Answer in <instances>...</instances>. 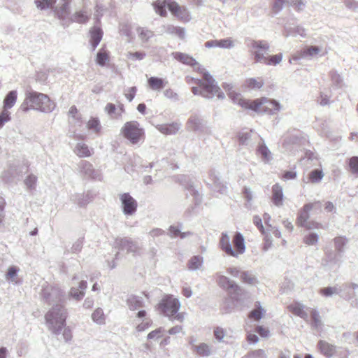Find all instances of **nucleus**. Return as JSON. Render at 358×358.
Here are the masks:
<instances>
[{"instance_id":"obj_1","label":"nucleus","mask_w":358,"mask_h":358,"mask_svg":"<svg viewBox=\"0 0 358 358\" xmlns=\"http://www.w3.org/2000/svg\"><path fill=\"white\" fill-rule=\"evenodd\" d=\"M55 107L56 103L47 94L29 88L25 91V99L20 105V109L24 113L30 110H35L50 113L54 110Z\"/></svg>"},{"instance_id":"obj_2","label":"nucleus","mask_w":358,"mask_h":358,"mask_svg":"<svg viewBox=\"0 0 358 358\" xmlns=\"http://www.w3.org/2000/svg\"><path fill=\"white\" fill-rule=\"evenodd\" d=\"M217 283L227 293V296L223 299L221 309L225 313H230L236 307V303L241 300L245 289L235 281L223 275L218 276Z\"/></svg>"},{"instance_id":"obj_3","label":"nucleus","mask_w":358,"mask_h":358,"mask_svg":"<svg viewBox=\"0 0 358 358\" xmlns=\"http://www.w3.org/2000/svg\"><path fill=\"white\" fill-rule=\"evenodd\" d=\"M194 71L203 75V79L193 78L191 79L194 81V83L200 87L201 96L211 99L215 96H217L219 99H224V94L221 91L220 87L217 85L215 78L206 70V69L200 65L198 62L195 66H192Z\"/></svg>"},{"instance_id":"obj_4","label":"nucleus","mask_w":358,"mask_h":358,"mask_svg":"<svg viewBox=\"0 0 358 358\" xmlns=\"http://www.w3.org/2000/svg\"><path fill=\"white\" fill-rule=\"evenodd\" d=\"M68 312L64 303L54 304L46 313L45 319L48 329L56 336L61 334L63 328L66 326V321Z\"/></svg>"},{"instance_id":"obj_5","label":"nucleus","mask_w":358,"mask_h":358,"mask_svg":"<svg viewBox=\"0 0 358 358\" xmlns=\"http://www.w3.org/2000/svg\"><path fill=\"white\" fill-rule=\"evenodd\" d=\"M238 105L244 108L250 109L258 113H266L269 115L277 114L281 109V105L278 101L267 98L252 101L240 99Z\"/></svg>"},{"instance_id":"obj_6","label":"nucleus","mask_w":358,"mask_h":358,"mask_svg":"<svg viewBox=\"0 0 358 358\" xmlns=\"http://www.w3.org/2000/svg\"><path fill=\"white\" fill-rule=\"evenodd\" d=\"M121 134L132 145H137L145 139V130L137 121L124 123L121 128Z\"/></svg>"},{"instance_id":"obj_7","label":"nucleus","mask_w":358,"mask_h":358,"mask_svg":"<svg viewBox=\"0 0 358 358\" xmlns=\"http://www.w3.org/2000/svg\"><path fill=\"white\" fill-rule=\"evenodd\" d=\"M41 296L48 305L64 303L65 294L63 290L56 286L47 285L43 287Z\"/></svg>"},{"instance_id":"obj_8","label":"nucleus","mask_w":358,"mask_h":358,"mask_svg":"<svg viewBox=\"0 0 358 358\" xmlns=\"http://www.w3.org/2000/svg\"><path fill=\"white\" fill-rule=\"evenodd\" d=\"M180 308V301L176 298H173L172 296H166L158 304L159 310L164 315L168 317H171L177 313Z\"/></svg>"},{"instance_id":"obj_9","label":"nucleus","mask_w":358,"mask_h":358,"mask_svg":"<svg viewBox=\"0 0 358 358\" xmlns=\"http://www.w3.org/2000/svg\"><path fill=\"white\" fill-rule=\"evenodd\" d=\"M115 248H118L120 250H126L127 253H131L134 256L139 255L141 248L138 243L134 241L130 238H117L114 242Z\"/></svg>"},{"instance_id":"obj_10","label":"nucleus","mask_w":358,"mask_h":358,"mask_svg":"<svg viewBox=\"0 0 358 358\" xmlns=\"http://www.w3.org/2000/svg\"><path fill=\"white\" fill-rule=\"evenodd\" d=\"M122 213L126 216L134 215L137 210V201L129 193L126 192L120 195Z\"/></svg>"},{"instance_id":"obj_11","label":"nucleus","mask_w":358,"mask_h":358,"mask_svg":"<svg viewBox=\"0 0 358 358\" xmlns=\"http://www.w3.org/2000/svg\"><path fill=\"white\" fill-rule=\"evenodd\" d=\"M79 171L81 174L91 179L101 180V173L99 171L95 170L91 163L87 161L82 160L78 164Z\"/></svg>"},{"instance_id":"obj_12","label":"nucleus","mask_w":358,"mask_h":358,"mask_svg":"<svg viewBox=\"0 0 358 358\" xmlns=\"http://www.w3.org/2000/svg\"><path fill=\"white\" fill-rule=\"evenodd\" d=\"M187 129L192 131L203 132L206 129V122L197 114H192L187 121Z\"/></svg>"},{"instance_id":"obj_13","label":"nucleus","mask_w":358,"mask_h":358,"mask_svg":"<svg viewBox=\"0 0 358 358\" xmlns=\"http://www.w3.org/2000/svg\"><path fill=\"white\" fill-rule=\"evenodd\" d=\"M53 10L55 16L62 21V25L66 27L70 15V3L63 2L61 6L54 7Z\"/></svg>"},{"instance_id":"obj_14","label":"nucleus","mask_w":358,"mask_h":358,"mask_svg":"<svg viewBox=\"0 0 358 358\" xmlns=\"http://www.w3.org/2000/svg\"><path fill=\"white\" fill-rule=\"evenodd\" d=\"M271 201L277 207L283 205L284 194L282 187L279 183H275L271 188Z\"/></svg>"},{"instance_id":"obj_15","label":"nucleus","mask_w":358,"mask_h":358,"mask_svg":"<svg viewBox=\"0 0 358 358\" xmlns=\"http://www.w3.org/2000/svg\"><path fill=\"white\" fill-rule=\"evenodd\" d=\"M220 246L222 250L224 251L227 255L236 257V252H235V250L231 245L230 238L227 233H222L220 240Z\"/></svg>"},{"instance_id":"obj_16","label":"nucleus","mask_w":358,"mask_h":358,"mask_svg":"<svg viewBox=\"0 0 358 358\" xmlns=\"http://www.w3.org/2000/svg\"><path fill=\"white\" fill-rule=\"evenodd\" d=\"M90 18V14H89L85 10L83 9L76 11L69 17L66 27H68L70 23L73 22L85 24L89 21Z\"/></svg>"},{"instance_id":"obj_17","label":"nucleus","mask_w":358,"mask_h":358,"mask_svg":"<svg viewBox=\"0 0 358 358\" xmlns=\"http://www.w3.org/2000/svg\"><path fill=\"white\" fill-rule=\"evenodd\" d=\"M317 347L320 352L328 358H332L336 351V346L328 342L320 340L317 343Z\"/></svg>"},{"instance_id":"obj_18","label":"nucleus","mask_w":358,"mask_h":358,"mask_svg":"<svg viewBox=\"0 0 358 358\" xmlns=\"http://www.w3.org/2000/svg\"><path fill=\"white\" fill-rule=\"evenodd\" d=\"M90 43L94 51L101 42L103 32L102 29L97 26H94L90 31Z\"/></svg>"},{"instance_id":"obj_19","label":"nucleus","mask_w":358,"mask_h":358,"mask_svg":"<svg viewBox=\"0 0 358 358\" xmlns=\"http://www.w3.org/2000/svg\"><path fill=\"white\" fill-rule=\"evenodd\" d=\"M233 245L234 250L235 252H236V257H238L239 255H241L245 251V244L243 236L240 232H236L233 237Z\"/></svg>"},{"instance_id":"obj_20","label":"nucleus","mask_w":358,"mask_h":358,"mask_svg":"<svg viewBox=\"0 0 358 358\" xmlns=\"http://www.w3.org/2000/svg\"><path fill=\"white\" fill-rule=\"evenodd\" d=\"M172 56L174 59L184 64L190 66H195L197 64L196 59L188 54L181 52H173L172 53Z\"/></svg>"},{"instance_id":"obj_21","label":"nucleus","mask_w":358,"mask_h":358,"mask_svg":"<svg viewBox=\"0 0 358 358\" xmlns=\"http://www.w3.org/2000/svg\"><path fill=\"white\" fill-rule=\"evenodd\" d=\"M257 154L261 157L264 163H268L273 159L272 153L264 142L258 144Z\"/></svg>"},{"instance_id":"obj_22","label":"nucleus","mask_w":358,"mask_h":358,"mask_svg":"<svg viewBox=\"0 0 358 358\" xmlns=\"http://www.w3.org/2000/svg\"><path fill=\"white\" fill-rule=\"evenodd\" d=\"M310 206L306 203L299 210L296 219V223L299 227L306 224L309 219V213L310 211Z\"/></svg>"},{"instance_id":"obj_23","label":"nucleus","mask_w":358,"mask_h":358,"mask_svg":"<svg viewBox=\"0 0 358 358\" xmlns=\"http://www.w3.org/2000/svg\"><path fill=\"white\" fill-rule=\"evenodd\" d=\"M180 125L176 122H172L170 124H164L159 126L158 129L162 134L166 135H173L177 133L180 129Z\"/></svg>"},{"instance_id":"obj_24","label":"nucleus","mask_w":358,"mask_h":358,"mask_svg":"<svg viewBox=\"0 0 358 358\" xmlns=\"http://www.w3.org/2000/svg\"><path fill=\"white\" fill-rule=\"evenodd\" d=\"M240 278L243 283L250 285H255L259 282L256 275L251 271H243Z\"/></svg>"},{"instance_id":"obj_25","label":"nucleus","mask_w":358,"mask_h":358,"mask_svg":"<svg viewBox=\"0 0 358 358\" xmlns=\"http://www.w3.org/2000/svg\"><path fill=\"white\" fill-rule=\"evenodd\" d=\"M127 305L131 310H136L144 306L143 299L141 296L131 295L127 299Z\"/></svg>"},{"instance_id":"obj_26","label":"nucleus","mask_w":358,"mask_h":358,"mask_svg":"<svg viewBox=\"0 0 358 358\" xmlns=\"http://www.w3.org/2000/svg\"><path fill=\"white\" fill-rule=\"evenodd\" d=\"M148 83L152 90H161L165 87L167 82H166L163 78L152 76L148 78Z\"/></svg>"},{"instance_id":"obj_27","label":"nucleus","mask_w":358,"mask_h":358,"mask_svg":"<svg viewBox=\"0 0 358 358\" xmlns=\"http://www.w3.org/2000/svg\"><path fill=\"white\" fill-rule=\"evenodd\" d=\"M164 28L165 33L172 36H177L180 39L185 38V30L184 28H182L180 27H176L171 24L167 25Z\"/></svg>"},{"instance_id":"obj_28","label":"nucleus","mask_w":358,"mask_h":358,"mask_svg":"<svg viewBox=\"0 0 358 358\" xmlns=\"http://www.w3.org/2000/svg\"><path fill=\"white\" fill-rule=\"evenodd\" d=\"M17 98V92L16 90H11L8 92L3 100V109L7 110L11 108L15 103Z\"/></svg>"},{"instance_id":"obj_29","label":"nucleus","mask_w":358,"mask_h":358,"mask_svg":"<svg viewBox=\"0 0 358 358\" xmlns=\"http://www.w3.org/2000/svg\"><path fill=\"white\" fill-rule=\"evenodd\" d=\"M203 264V258L200 255L192 257L187 262V268L189 271H194L199 269Z\"/></svg>"},{"instance_id":"obj_30","label":"nucleus","mask_w":358,"mask_h":358,"mask_svg":"<svg viewBox=\"0 0 358 358\" xmlns=\"http://www.w3.org/2000/svg\"><path fill=\"white\" fill-rule=\"evenodd\" d=\"M210 179L213 181V185L215 190L220 192L221 194H225L227 192V187L222 183L220 178L215 174V173H210Z\"/></svg>"},{"instance_id":"obj_31","label":"nucleus","mask_w":358,"mask_h":358,"mask_svg":"<svg viewBox=\"0 0 358 358\" xmlns=\"http://www.w3.org/2000/svg\"><path fill=\"white\" fill-rule=\"evenodd\" d=\"M108 61L109 52L102 47L96 54V63L100 66H104Z\"/></svg>"},{"instance_id":"obj_32","label":"nucleus","mask_w":358,"mask_h":358,"mask_svg":"<svg viewBox=\"0 0 358 358\" xmlns=\"http://www.w3.org/2000/svg\"><path fill=\"white\" fill-rule=\"evenodd\" d=\"M264 312L260 302L257 301L255 304V308L250 312L249 317L258 321L263 317Z\"/></svg>"},{"instance_id":"obj_33","label":"nucleus","mask_w":358,"mask_h":358,"mask_svg":"<svg viewBox=\"0 0 358 358\" xmlns=\"http://www.w3.org/2000/svg\"><path fill=\"white\" fill-rule=\"evenodd\" d=\"M75 152L80 157H88L92 155L88 146L83 143H78L76 145Z\"/></svg>"},{"instance_id":"obj_34","label":"nucleus","mask_w":358,"mask_h":358,"mask_svg":"<svg viewBox=\"0 0 358 358\" xmlns=\"http://www.w3.org/2000/svg\"><path fill=\"white\" fill-rule=\"evenodd\" d=\"M335 248L338 255L344 252V248L347 245L348 241L345 236H337L334 239Z\"/></svg>"},{"instance_id":"obj_35","label":"nucleus","mask_w":358,"mask_h":358,"mask_svg":"<svg viewBox=\"0 0 358 358\" xmlns=\"http://www.w3.org/2000/svg\"><path fill=\"white\" fill-rule=\"evenodd\" d=\"M237 138L240 145H249L252 138V131H241L238 132Z\"/></svg>"},{"instance_id":"obj_36","label":"nucleus","mask_w":358,"mask_h":358,"mask_svg":"<svg viewBox=\"0 0 358 358\" xmlns=\"http://www.w3.org/2000/svg\"><path fill=\"white\" fill-rule=\"evenodd\" d=\"M181 227H182V224H180V227H176L173 225L170 226L169 228V236L172 238H175V237H177L179 236L182 239V238H185L187 235H189L191 234L189 231L188 232H182Z\"/></svg>"},{"instance_id":"obj_37","label":"nucleus","mask_w":358,"mask_h":358,"mask_svg":"<svg viewBox=\"0 0 358 358\" xmlns=\"http://www.w3.org/2000/svg\"><path fill=\"white\" fill-rule=\"evenodd\" d=\"M55 3L56 0H34L36 8L41 10L53 8Z\"/></svg>"},{"instance_id":"obj_38","label":"nucleus","mask_w":358,"mask_h":358,"mask_svg":"<svg viewBox=\"0 0 358 358\" xmlns=\"http://www.w3.org/2000/svg\"><path fill=\"white\" fill-rule=\"evenodd\" d=\"M187 196H192L194 198L195 205H199L201 201V197L199 192L192 185H188L186 187Z\"/></svg>"},{"instance_id":"obj_39","label":"nucleus","mask_w":358,"mask_h":358,"mask_svg":"<svg viewBox=\"0 0 358 358\" xmlns=\"http://www.w3.org/2000/svg\"><path fill=\"white\" fill-rule=\"evenodd\" d=\"M153 6L156 13L159 15L163 17L166 15V0H164L162 1H157L153 3Z\"/></svg>"},{"instance_id":"obj_40","label":"nucleus","mask_w":358,"mask_h":358,"mask_svg":"<svg viewBox=\"0 0 358 358\" xmlns=\"http://www.w3.org/2000/svg\"><path fill=\"white\" fill-rule=\"evenodd\" d=\"M137 32L140 39L143 42L148 41V40L154 36L152 31L143 27H138L137 29Z\"/></svg>"},{"instance_id":"obj_41","label":"nucleus","mask_w":358,"mask_h":358,"mask_svg":"<svg viewBox=\"0 0 358 358\" xmlns=\"http://www.w3.org/2000/svg\"><path fill=\"white\" fill-rule=\"evenodd\" d=\"M87 127L90 130H92L95 133L100 132L101 125L100 121L97 117H91L87 123Z\"/></svg>"},{"instance_id":"obj_42","label":"nucleus","mask_w":358,"mask_h":358,"mask_svg":"<svg viewBox=\"0 0 358 358\" xmlns=\"http://www.w3.org/2000/svg\"><path fill=\"white\" fill-rule=\"evenodd\" d=\"M71 199L80 207L85 206L89 202L88 195L85 196L81 194L72 195Z\"/></svg>"},{"instance_id":"obj_43","label":"nucleus","mask_w":358,"mask_h":358,"mask_svg":"<svg viewBox=\"0 0 358 358\" xmlns=\"http://www.w3.org/2000/svg\"><path fill=\"white\" fill-rule=\"evenodd\" d=\"M92 319L96 324L104 323L105 317L103 310L101 308H96L92 314Z\"/></svg>"},{"instance_id":"obj_44","label":"nucleus","mask_w":358,"mask_h":358,"mask_svg":"<svg viewBox=\"0 0 358 358\" xmlns=\"http://www.w3.org/2000/svg\"><path fill=\"white\" fill-rule=\"evenodd\" d=\"M341 289H338L336 286H334V287L329 286V287L320 289V293L326 297H329V296H331L334 294H339L341 292Z\"/></svg>"},{"instance_id":"obj_45","label":"nucleus","mask_w":358,"mask_h":358,"mask_svg":"<svg viewBox=\"0 0 358 358\" xmlns=\"http://www.w3.org/2000/svg\"><path fill=\"white\" fill-rule=\"evenodd\" d=\"M259 81L256 78H249L246 80V85L250 89H260L262 88L264 83L262 79L259 78Z\"/></svg>"},{"instance_id":"obj_46","label":"nucleus","mask_w":358,"mask_h":358,"mask_svg":"<svg viewBox=\"0 0 358 358\" xmlns=\"http://www.w3.org/2000/svg\"><path fill=\"white\" fill-rule=\"evenodd\" d=\"M85 292L83 290H80L78 287H71L69 291V296L73 298L76 301L81 300L84 296Z\"/></svg>"},{"instance_id":"obj_47","label":"nucleus","mask_w":358,"mask_h":358,"mask_svg":"<svg viewBox=\"0 0 358 358\" xmlns=\"http://www.w3.org/2000/svg\"><path fill=\"white\" fill-rule=\"evenodd\" d=\"M342 255L334 254L332 252H329L327 253V263L331 265L337 264L338 267L340 266V260L338 257H341Z\"/></svg>"},{"instance_id":"obj_48","label":"nucleus","mask_w":358,"mask_h":358,"mask_svg":"<svg viewBox=\"0 0 358 358\" xmlns=\"http://www.w3.org/2000/svg\"><path fill=\"white\" fill-rule=\"evenodd\" d=\"M194 349L196 352L203 357H207L210 355V350L209 346L206 343H201L199 345L194 346Z\"/></svg>"},{"instance_id":"obj_49","label":"nucleus","mask_w":358,"mask_h":358,"mask_svg":"<svg viewBox=\"0 0 358 358\" xmlns=\"http://www.w3.org/2000/svg\"><path fill=\"white\" fill-rule=\"evenodd\" d=\"M329 75H330L333 85L337 88L341 87L342 84H343V78L337 73V71H331L329 73Z\"/></svg>"},{"instance_id":"obj_50","label":"nucleus","mask_w":358,"mask_h":358,"mask_svg":"<svg viewBox=\"0 0 358 358\" xmlns=\"http://www.w3.org/2000/svg\"><path fill=\"white\" fill-rule=\"evenodd\" d=\"M282 59V53H279L275 55H270L266 57V60L264 62V64L266 65H273L275 66L278 64Z\"/></svg>"},{"instance_id":"obj_51","label":"nucleus","mask_w":358,"mask_h":358,"mask_svg":"<svg viewBox=\"0 0 358 358\" xmlns=\"http://www.w3.org/2000/svg\"><path fill=\"white\" fill-rule=\"evenodd\" d=\"M94 18L96 20V23H100L101 18L103 15L104 12L106 8L101 3H96L94 8Z\"/></svg>"},{"instance_id":"obj_52","label":"nucleus","mask_w":358,"mask_h":358,"mask_svg":"<svg viewBox=\"0 0 358 358\" xmlns=\"http://www.w3.org/2000/svg\"><path fill=\"white\" fill-rule=\"evenodd\" d=\"M323 176L324 174L322 171L316 169L310 171L309 173V180L312 182H318L322 179Z\"/></svg>"},{"instance_id":"obj_53","label":"nucleus","mask_w":358,"mask_h":358,"mask_svg":"<svg viewBox=\"0 0 358 358\" xmlns=\"http://www.w3.org/2000/svg\"><path fill=\"white\" fill-rule=\"evenodd\" d=\"M37 182V177L34 174L28 175L24 180V182L29 190L34 189L36 187Z\"/></svg>"},{"instance_id":"obj_54","label":"nucleus","mask_w":358,"mask_h":358,"mask_svg":"<svg viewBox=\"0 0 358 358\" xmlns=\"http://www.w3.org/2000/svg\"><path fill=\"white\" fill-rule=\"evenodd\" d=\"M310 317L312 327L315 329H318L321 325L319 312L316 310H313L310 313Z\"/></svg>"},{"instance_id":"obj_55","label":"nucleus","mask_w":358,"mask_h":358,"mask_svg":"<svg viewBox=\"0 0 358 358\" xmlns=\"http://www.w3.org/2000/svg\"><path fill=\"white\" fill-rule=\"evenodd\" d=\"M318 239V234H317L316 233L311 232L304 236L303 241L306 244L308 245H313L317 243Z\"/></svg>"},{"instance_id":"obj_56","label":"nucleus","mask_w":358,"mask_h":358,"mask_svg":"<svg viewBox=\"0 0 358 358\" xmlns=\"http://www.w3.org/2000/svg\"><path fill=\"white\" fill-rule=\"evenodd\" d=\"M348 165L351 172L358 176V157L354 156L349 159Z\"/></svg>"},{"instance_id":"obj_57","label":"nucleus","mask_w":358,"mask_h":358,"mask_svg":"<svg viewBox=\"0 0 358 358\" xmlns=\"http://www.w3.org/2000/svg\"><path fill=\"white\" fill-rule=\"evenodd\" d=\"M292 312L294 314H295L297 316H299L303 319H306L308 317L307 313L303 310V306H301V304L295 305L292 308Z\"/></svg>"},{"instance_id":"obj_58","label":"nucleus","mask_w":358,"mask_h":358,"mask_svg":"<svg viewBox=\"0 0 358 358\" xmlns=\"http://www.w3.org/2000/svg\"><path fill=\"white\" fill-rule=\"evenodd\" d=\"M166 8L173 15H176L180 10L181 6H180L176 2L172 1L171 0H166Z\"/></svg>"},{"instance_id":"obj_59","label":"nucleus","mask_w":358,"mask_h":358,"mask_svg":"<svg viewBox=\"0 0 358 358\" xmlns=\"http://www.w3.org/2000/svg\"><path fill=\"white\" fill-rule=\"evenodd\" d=\"M216 46L222 48H231L234 47V43L230 38L217 40Z\"/></svg>"},{"instance_id":"obj_60","label":"nucleus","mask_w":358,"mask_h":358,"mask_svg":"<svg viewBox=\"0 0 358 358\" xmlns=\"http://www.w3.org/2000/svg\"><path fill=\"white\" fill-rule=\"evenodd\" d=\"M286 2V0H274L272 6V10L275 14H278L280 13L284 3Z\"/></svg>"},{"instance_id":"obj_61","label":"nucleus","mask_w":358,"mask_h":358,"mask_svg":"<svg viewBox=\"0 0 358 358\" xmlns=\"http://www.w3.org/2000/svg\"><path fill=\"white\" fill-rule=\"evenodd\" d=\"M10 120V113L5 109H3L0 113V128L3 127L6 122Z\"/></svg>"},{"instance_id":"obj_62","label":"nucleus","mask_w":358,"mask_h":358,"mask_svg":"<svg viewBox=\"0 0 358 358\" xmlns=\"http://www.w3.org/2000/svg\"><path fill=\"white\" fill-rule=\"evenodd\" d=\"M249 358H267L265 351L262 349H258L250 352L248 354Z\"/></svg>"},{"instance_id":"obj_63","label":"nucleus","mask_w":358,"mask_h":358,"mask_svg":"<svg viewBox=\"0 0 358 358\" xmlns=\"http://www.w3.org/2000/svg\"><path fill=\"white\" fill-rule=\"evenodd\" d=\"M83 245V239L78 238L72 245L71 252L72 253H78L81 251Z\"/></svg>"},{"instance_id":"obj_64","label":"nucleus","mask_w":358,"mask_h":358,"mask_svg":"<svg viewBox=\"0 0 358 358\" xmlns=\"http://www.w3.org/2000/svg\"><path fill=\"white\" fill-rule=\"evenodd\" d=\"M349 354L348 350L337 347L336 351L332 358H348Z\"/></svg>"}]
</instances>
